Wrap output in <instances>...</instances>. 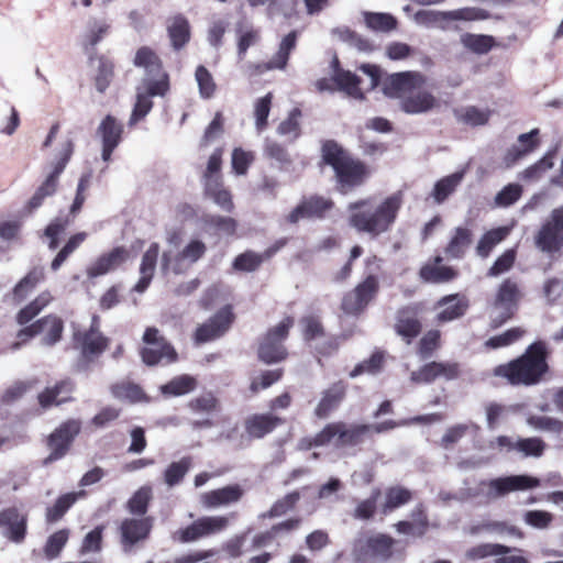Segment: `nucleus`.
Listing matches in <instances>:
<instances>
[{"label": "nucleus", "mask_w": 563, "mask_h": 563, "mask_svg": "<svg viewBox=\"0 0 563 563\" xmlns=\"http://www.w3.org/2000/svg\"><path fill=\"white\" fill-rule=\"evenodd\" d=\"M412 499V492L406 487L396 485L390 486L385 492V503L383 514H389L393 510L408 504Z\"/></svg>", "instance_id": "nucleus-46"}, {"label": "nucleus", "mask_w": 563, "mask_h": 563, "mask_svg": "<svg viewBox=\"0 0 563 563\" xmlns=\"http://www.w3.org/2000/svg\"><path fill=\"white\" fill-rule=\"evenodd\" d=\"M152 500V489L148 486L139 488L128 500L126 509L130 514L136 516H144Z\"/></svg>", "instance_id": "nucleus-57"}, {"label": "nucleus", "mask_w": 563, "mask_h": 563, "mask_svg": "<svg viewBox=\"0 0 563 563\" xmlns=\"http://www.w3.org/2000/svg\"><path fill=\"white\" fill-rule=\"evenodd\" d=\"M435 308L440 311L434 320L438 324H443L462 318L470 308V300L462 294L446 295L437 301Z\"/></svg>", "instance_id": "nucleus-24"}, {"label": "nucleus", "mask_w": 563, "mask_h": 563, "mask_svg": "<svg viewBox=\"0 0 563 563\" xmlns=\"http://www.w3.org/2000/svg\"><path fill=\"white\" fill-rule=\"evenodd\" d=\"M382 495L379 488H374L368 498L361 500L353 511V517L358 520H371L377 510V501Z\"/></svg>", "instance_id": "nucleus-64"}, {"label": "nucleus", "mask_w": 563, "mask_h": 563, "mask_svg": "<svg viewBox=\"0 0 563 563\" xmlns=\"http://www.w3.org/2000/svg\"><path fill=\"white\" fill-rule=\"evenodd\" d=\"M509 232L510 230L507 227H498L485 232L477 243V255L482 258L488 257L494 247L503 242Z\"/></svg>", "instance_id": "nucleus-43"}, {"label": "nucleus", "mask_w": 563, "mask_h": 563, "mask_svg": "<svg viewBox=\"0 0 563 563\" xmlns=\"http://www.w3.org/2000/svg\"><path fill=\"white\" fill-rule=\"evenodd\" d=\"M195 78L198 84L199 95L203 99H210L217 91V84L212 74L203 65H199L195 70Z\"/></svg>", "instance_id": "nucleus-61"}, {"label": "nucleus", "mask_w": 563, "mask_h": 563, "mask_svg": "<svg viewBox=\"0 0 563 563\" xmlns=\"http://www.w3.org/2000/svg\"><path fill=\"white\" fill-rule=\"evenodd\" d=\"M295 324L292 316L284 317L277 324L268 328L258 339L257 358L266 365L277 364L286 361L289 352L285 342Z\"/></svg>", "instance_id": "nucleus-5"}, {"label": "nucleus", "mask_w": 563, "mask_h": 563, "mask_svg": "<svg viewBox=\"0 0 563 563\" xmlns=\"http://www.w3.org/2000/svg\"><path fill=\"white\" fill-rule=\"evenodd\" d=\"M192 465L190 456H184L177 462L170 463L164 472V482L167 486L174 487L180 484Z\"/></svg>", "instance_id": "nucleus-52"}, {"label": "nucleus", "mask_w": 563, "mask_h": 563, "mask_svg": "<svg viewBox=\"0 0 563 563\" xmlns=\"http://www.w3.org/2000/svg\"><path fill=\"white\" fill-rule=\"evenodd\" d=\"M550 350L547 342L534 341L525 352L493 368V376L505 380L510 386H536L540 384L550 372Z\"/></svg>", "instance_id": "nucleus-2"}, {"label": "nucleus", "mask_w": 563, "mask_h": 563, "mask_svg": "<svg viewBox=\"0 0 563 563\" xmlns=\"http://www.w3.org/2000/svg\"><path fill=\"white\" fill-rule=\"evenodd\" d=\"M473 233L468 228L457 227L454 230L452 238L444 247V253L449 258L460 260L463 258L466 250L471 245Z\"/></svg>", "instance_id": "nucleus-39"}, {"label": "nucleus", "mask_w": 563, "mask_h": 563, "mask_svg": "<svg viewBox=\"0 0 563 563\" xmlns=\"http://www.w3.org/2000/svg\"><path fill=\"white\" fill-rule=\"evenodd\" d=\"M441 346V332L437 329L427 331L419 340L417 353L421 358H429Z\"/></svg>", "instance_id": "nucleus-63"}, {"label": "nucleus", "mask_w": 563, "mask_h": 563, "mask_svg": "<svg viewBox=\"0 0 563 563\" xmlns=\"http://www.w3.org/2000/svg\"><path fill=\"white\" fill-rule=\"evenodd\" d=\"M229 526V518L225 516H203L185 528L178 529L173 539L180 543H192L200 539L208 538L224 531Z\"/></svg>", "instance_id": "nucleus-15"}, {"label": "nucleus", "mask_w": 563, "mask_h": 563, "mask_svg": "<svg viewBox=\"0 0 563 563\" xmlns=\"http://www.w3.org/2000/svg\"><path fill=\"white\" fill-rule=\"evenodd\" d=\"M453 114L457 122L470 126H481L488 123L492 111L489 109H479L475 106L456 108Z\"/></svg>", "instance_id": "nucleus-42"}, {"label": "nucleus", "mask_w": 563, "mask_h": 563, "mask_svg": "<svg viewBox=\"0 0 563 563\" xmlns=\"http://www.w3.org/2000/svg\"><path fill=\"white\" fill-rule=\"evenodd\" d=\"M540 486V479L529 475H510L494 478L488 482L487 494L494 498L505 496L511 492L526 490Z\"/></svg>", "instance_id": "nucleus-21"}, {"label": "nucleus", "mask_w": 563, "mask_h": 563, "mask_svg": "<svg viewBox=\"0 0 563 563\" xmlns=\"http://www.w3.org/2000/svg\"><path fill=\"white\" fill-rule=\"evenodd\" d=\"M332 65L334 67L332 80L336 85L338 89L355 98L362 97L363 93L360 88L361 78L350 70L340 68V62L338 58H334Z\"/></svg>", "instance_id": "nucleus-38"}, {"label": "nucleus", "mask_w": 563, "mask_h": 563, "mask_svg": "<svg viewBox=\"0 0 563 563\" xmlns=\"http://www.w3.org/2000/svg\"><path fill=\"white\" fill-rule=\"evenodd\" d=\"M85 496V492L67 493L60 495L55 503L46 508L45 519L47 523H55L59 521L65 514L73 507L79 497Z\"/></svg>", "instance_id": "nucleus-41"}, {"label": "nucleus", "mask_w": 563, "mask_h": 563, "mask_svg": "<svg viewBox=\"0 0 563 563\" xmlns=\"http://www.w3.org/2000/svg\"><path fill=\"white\" fill-rule=\"evenodd\" d=\"M51 299L52 298L48 292L38 295L16 313V322L20 325L27 324L49 303Z\"/></svg>", "instance_id": "nucleus-50"}, {"label": "nucleus", "mask_w": 563, "mask_h": 563, "mask_svg": "<svg viewBox=\"0 0 563 563\" xmlns=\"http://www.w3.org/2000/svg\"><path fill=\"white\" fill-rule=\"evenodd\" d=\"M75 382L69 378L57 380L54 385L45 387L38 395L37 401L43 409H48L53 406H60L74 400L73 393L75 391Z\"/></svg>", "instance_id": "nucleus-23"}, {"label": "nucleus", "mask_w": 563, "mask_h": 563, "mask_svg": "<svg viewBox=\"0 0 563 563\" xmlns=\"http://www.w3.org/2000/svg\"><path fill=\"white\" fill-rule=\"evenodd\" d=\"M319 166H330L334 173L335 188L347 195L363 186L369 178L371 167L362 159L354 157L338 141L328 139L321 142Z\"/></svg>", "instance_id": "nucleus-3"}, {"label": "nucleus", "mask_w": 563, "mask_h": 563, "mask_svg": "<svg viewBox=\"0 0 563 563\" xmlns=\"http://www.w3.org/2000/svg\"><path fill=\"white\" fill-rule=\"evenodd\" d=\"M401 203L399 194L388 196L379 203L373 197L358 199L347 205V223L357 233L376 239L391 230Z\"/></svg>", "instance_id": "nucleus-1"}, {"label": "nucleus", "mask_w": 563, "mask_h": 563, "mask_svg": "<svg viewBox=\"0 0 563 563\" xmlns=\"http://www.w3.org/2000/svg\"><path fill=\"white\" fill-rule=\"evenodd\" d=\"M80 430L81 422L77 419H68L62 422L46 439L49 454L44 459V465L63 459L69 452Z\"/></svg>", "instance_id": "nucleus-14"}, {"label": "nucleus", "mask_w": 563, "mask_h": 563, "mask_svg": "<svg viewBox=\"0 0 563 563\" xmlns=\"http://www.w3.org/2000/svg\"><path fill=\"white\" fill-rule=\"evenodd\" d=\"M461 43L471 52L483 55L494 47L495 38L492 35L465 33L461 36Z\"/></svg>", "instance_id": "nucleus-51"}, {"label": "nucleus", "mask_w": 563, "mask_h": 563, "mask_svg": "<svg viewBox=\"0 0 563 563\" xmlns=\"http://www.w3.org/2000/svg\"><path fill=\"white\" fill-rule=\"evenodd\" d=\"M37 329L42 334V344L53 346L62 340L64 332L63 320L55 314H47L36 320Z\"/></svg>", "instance_id": "nucleus-35"}, {"label": "nucleus", "mask_w": 563, "mask_h": 563, "mask_svg": "<svg viewBox=\"0 0 563 563\" xmlns=\"http://www.w3.org/2000/svg\"><path fill=\"white\" fill-rule=\"evenodd\" d=\"M286 419L273 412L253 413L244 421V430L251 439H263L284 426Z\"/></svg>", "instance_id": "nucleus-25"}, {"label": "nucleus", "mask_w": 563, "mask_h": 563, "mask_svg": "<svg viewBox=\"0 0 563 563\" xmlns=\"http://www.w3.org/2000/svg\"><path fill=\"white\" fill-rule=\"evenodd\" d=\"M510 552H522V549L510 548L499 543H481L467 550L466 556L470 560H482L488 556L508 554Z\"/></svg>", "instance_id": "nucleus-47"}, {"label": "nucleus", "mask_w": 563, "mask_h": 563, "mask_svg": "<svg viewBox=\"0 0 563 563\" xmlns=\"http://www.w3.org/2000/svg\"><path fill=\"white\" fill-rule=\"evenodd\" d=\"M45 274L42 267H33L13 288V299L18 302L26 298L38 283L44 280Z\"/></svg>", "instance_id": "nucleus-45"}, {"label": "nucleus", "mask_w": 563, "mask_h": 563, "mask_svg": "<svg viewBox=\"0 0 563 563\" xmlns=\"http://www.w3.org/2000/svg\"><path fill=\"white\" fill-rule=\"evenodd\" d=\"M396 543L387 533H361L353 542L352 556L356 563L387 562L394 558Z\"/></svg>", "instance_id": "nucleus-7"}, {"label": "nucleus", "mask_w": 563, "mask_h": 563, "mask_svg": "<svg viewBox=\"0 0 563 563\" xmlns=\"http://www.w3.org/2000/svg\"><path fill=\"white\" fill-rule=\"evenodd\" d=\"M69 534L70 532L66 528L57 530L56 532L51 534L47 538L46 543L43 548L44 556L49 561L57 559L60 555L65 545L67 544Z\"/></svg>", "instance_id": "nucleus-55"}, {"label": "nucleus", "mask_w": 563, "mask_h": 563, "mask_svg": "<svg viewBox=\"0 0 563 563\" xmlns=\"http://www.w3.org/2000/svg\"><path fill=\"white\" fill-rule=\"evenodd\" d=\"M364 250L360 244H355L351 247L349 257L345 263L332 274V282L336 284H342L349 280L354 271L355 262L363 255Z\"/></svg>", "instance_id": "nucleus-58"}, {"label": "nucleus", "mask_w": 563, "mask_h": 563, "mask_svg": "<svg viewBox=\"0 0 563 563\" xmlns=\"http://www.w3.org/2000/svg\"><path fill=\"white\" fill-rule=\"evenodd\" d=\"M89 62L91 65H95V87L99 92L103 93L114 78V60L108 55L95 53L89 56Z\"/></svg>", "instance_id": "nucleus-33"}, {"label": "nucleus", "mask_w": 563, "mask_h": 563, "mask_svg": "<svg viewBox=\"0 0 563 563\" xmlns=\"http://www.w3.org/2000/svg\"><path fill=\"white\" fill-rule=\"evenodd\" d=\"M144 346L140 349L142 362L147 366L172 364L178 360V353L172 343L155 327H147L143 333Z\"/></svg>", "instance_id": "nucleus-11"}, {"label": "nucleus", "mask_w": 563, "mask_h": 563, "mask_svg": "<svg viewBox=\"0 0 563 563\" xmlns=\"http://www.w3.org/2000/svg\"><path fill=\"white\" fill-rule=\"evenodd\" d=\"M265 261L262 253L246 250L234 257L232 269L239 273H253L256 272Z\"/></svg>", "instance_id": "nucleus-49"}, {"label": "nucleus", "mask_w": 563, "mask_h": 563, "mask_svg": "<svg viewBox=\"0 0 563 563\" xmlns=\"http://www.w3.org/2000/svg\"><path fill=\"white\" fill-rule=\"evenodd\" d=\"M203 195L210 198L217 206L225 212L234 210L232 194L223 185L222 180H212L203 185Z\"/></svg>", "instance_id": "nucleus-40"}, {"label": "nucleus", "mask_w": 563, "mask_h": 563, "mask_svg": "<svg viewBox=\"0 0 563 563\" xmlns=\"http://www.w3.org/2000/svg\"><path fill=\"white\" fill-rule=\"evenodd\" d=\"M461 179L462 175L455 173L438 180L432 192L434 201L437 203H442L444 200H446L448 197L454 192Z\"/></svg>", "instance_id": "nucleus-59"}, {"label": "nucleus", "mask_w": 563, "mask_h": 563, "mask_svg": "<svg viewBox=\"0 0 563 563\" xmlns=\"http://www.w3.org/2000/svg\"><path fill=\"white\" fill-rule=\"evenodd\" d=\"M133 64L143 68L145 77L142 81L150 96L164 97L170 88L169 75L165 71L163 62L158 54L150 46L137 48Z\"/></svg>", "instance_id": "nucleus-6"}, {"label": "nucleus", "mask_w": 563, "mask_h": 563, "mask_svg": "<svg viewBox=\"0 0 563 563\" xmlns=\"http://www.w3.org/2000/svg\"><path fill=\"white\" fill-rule=\"evenodd\" d=\"M166 30L174 51H180L189 43L191 29L185 15L176 14L169 18Z\"/></svg>", "instance_id": "nucleus-34"}, {"label": "nucleus", "mask_w": 563, "mask_h": 563, "mask_svg": "<svg viewBox=\"0 0 563 563\" xmlns=\"http://www.w3.org/2000/svg\"><path fill=\"white\" fill-rule=\"evenodd\" d=\"M426 81L420 71L395 73L386 78L383 91L388 98L399 99L405 113H427L438 106V100L430 91L421 89Z\"/></svg>", "instance_id": "nucleus-4"}, {"label": "nucleus", "mask_w": 563, "mask_h": 563, "mask_svg": "<svg viewBox=\"0 0 563 563\" xmlns=\"http://www.w3.org/2000/svg\"><path fill=\"white\" fill-rule=\"evenodd\" d=\"M334 206V201L331 198L316 194L305 196L286 216V221L289 224H296L303 219H324Z\"/></svg>", "instance_id": "nucleus-18"}, {"label": "nucleus", "mask_w": 563, "mask_h": 563, "mask_svg": "<svg viewBox=\"0 0 563 563\" xmlns=\"http://www.w3.org/2000/svg\"><path fill=\"white\" fill-rule=\"evenodd\" d=\"M284 368L267 369L253 378L250 383V390L252 394H257L261 390L267 389L274 384L278 383L284 376Z\"/></svg>", "instance_id": "nucleus-62"}, {"label": "nucleus", "mask_w": 563, "mask_h": 563, "mask_svg": "<svg viewBox=\"0 0 563 563\" xmlns=\"http://www.w3.org/2000/svg\"><path fill=\"white\" fill-rule=\"evenodd\" d=\"M197 380L190 375H179L159 387L161 393L166 397H178L192 391Z\"/></svg>", "instance_id": "nucleus-44"}, {"label": "nucleus", "mask_w": 563, "mask_h": 563, "mask_svg": "<svg viewBox=\"0 0 563 563\" xmlns=\"http://www.w3.org/2000/svg\"><path fill=\"white\" fill-rule=\"evenodd\" d=\"M379 290L378 276L369 273L354 288L343 295L340 309L347 316L360 317L376 299Z\"/></svg>", "instance_id": "nucleus-10"}, {"label": "nucleus", "mask_w": 563, "mask_h": 563, "mask_svg": "<svg viewBox=\"0 0 563 563\" xmlns=\"http://www.w3.org/2000/svg\"><path fill=\"white\" fill-rule=\"evenodd\" d=\"M188 408L198 415L211 416L221 410V402L213 393H203L188 402Z\"/></svg>", "instance_id": "nucleus-48"}, {"label": "nucleus", "mask_w": 563, "mask_h": 563, "mask_svg": "<svg viewBox=\"0 0 563 563\" xmlns=\"http://www.w3.org/2000/svg\"><path fill=\"white\" fill-rule=\"evenodd\" d=\"M371 432L369 424L353 423L347 424L343 421V427L340 428L339 443L336 449L354 448L361 445L365 437Z\"/></svg>", "instance_id": "nucleus-37"}, {"label": "nucleus", "mask_w": 563, "mask_h": 563, "mask_svg": "<svg viewBox=\"0 0 563 563\" xmlns=\"http://www.w3.org/2000/svg\"><path fill=\"white\" fill-rule=\"evenodd\" d=\"M153 527V519L151 517L143 518H126L120 527L121 544L125 552L148 538Z\"/></svg>", "instance_id": "nucleus-20"}, {"label": "nucleus", "mask_w": 563, "mask_h": 563, "mask_svg": "<svg viewBox=\"0 0 563 563\" xmlns=\"http://www.w3.org/2000/svg\"><path fill=\"white\" fill-rule=\"evenodd\" d=\"M243 494V488L239 484H233L203 493L200 501L205 508H218L238 503Z\"/></svg>", "instance_id": "nucleus-31"}, {"label": "nucleus", "mask_w": 563, "mask_h": 563, "mask_svg": "<svg viewBox=\"0 0 563 563\" xmlns=\"http://www.w3.org/2000/svg\"><path fill=\"white\" fill-rule=\"evenodd\" d=\"M110 340L100 331L99 318L95 316L88 329L76 330L73 333V345L80 352L81 358L87 362H93L108 347Z\"/></svg>", "instance_id": "nucleus-13"}, {"label": "nucleus", "mask_w": 563, "mask_h": 563, "mask_svg": "<svg viewBox=\"0 0 563 563\" xmlns=\"http://www.w3.org/2000/svg\"><path fill=\"white\" fill-rule=\"evenodd\" d=\"M299 329L303 342L313 347L321 356H330L339 350L335 335L328 334L322 318L319 314H305L299 319Z\"/></svg>", "instance_id": "nucleus-9"}, {"label": "nucleus", "mask_w": 563, "mask_h": 563, "mask_svg": "<svg viewBox=\"0 0 563 563\" xmlns=\"http://www.w3.org/2000/svg\"><path fill=\"white\" fill-rule=\"evenodd\" d=\"M522 297L519 284L512 278L504 279L489 305V328L496 330L511 320Z\"/></svg>", "instance_id": "nucleus-8"}, {"label": "nucleus", "mask_w": 563, "mask_h": 563, "mask_svg": "<svg viewBox=\"0 0 563 563\" xmlns=\"http://www.w3.org/2000/svg\"><path fill=\"white\" fill-rule=\"evenodd\" d=\"M73 219L69 216L56 217L45 228L44 234L48 239V249L56 250L59 245L58 236L70 225Z\"/></svg>", "instance_id": "nucleus-60"}, {"label": "nucleus", "mask_w": 563, "mask_h": 563, "mask_svg": "<svg viewBox=\"0 0 563 563\" xmlns=\"http://www.w3.org/2000/svg\"><path fill=\"white\" fill-rule=\"evenodd\" d=\"M87 236L86 232H78L71 235L52 261V271L59 269L67 258L86 241Z\"/></svg>", "instance_id": "nucleus-56"}, {"label": "nucleus", "mask_w": 563, "mask_h": 563, "mask_svg": "<svg viewBox=\"0 0 563 563\" xmlns=\"http://www.w3.org/2000/svg\"><path fill=\"white\" fill-rule=\"evenodd\" d=\"M442 256H434L432 261H429L420 268V278L431 284H444L454 280L459 276V271L452 266L442 265Z\"/></svg>", "instance_id": "nucleus-32"}, {"label": "nucleus", "mask_w": 563, "mask_h": 563, "mask_svg": "<svg viewBox=\"0 0 563 563\" xmlns=\"http://www.w3.org/2000/svg\"><path fill=\"white\" fill-rule=\"evenodd\" d=\"M540 145L539 130L533 129L529 133L518 136V144L512 145L503 156V165L510 168L520 159L532 153Z\"/></svg>", "instance_id": "nucleus-29"}, {"label": "nucleus", "mask_w": 563, "mask_h": 563, "mask_svg": "<svg viewBox=\"0 0 563 563\" xmlns=\"http://www.w3.org/2000/svg\"><path fill=\"white\" fill-rule=\"evenodd\" d=\"M235 320L232 306L227 305L220 308L206 322L200 324L195 333L194 340L197 344H203L223 336L232 327Z\"/></svg>", "instance_id": "nucleus-17"}, {"label": "nucleus", "mask_w": 563, "mask_h": 563, "mask_svg": "<svg viewBox=\"0 0 563 563\" xmlns=\"http://www.w3.org/2000/svg\"><path fill=\"white\" fill-rule=\"evenodd\" d=\"M536 247L554 256L563 251V203L554 208L534 234Z\"/></svg>", "instance_id": "nucleus-12"}, {"label": "nucleus", "mask_w": 563, "mask_h": 563, "mask_svg": "<svg viewBox=\"0 0 563 563\" xmlns=\"http://www.w3.org/2000/svg\"><path fill=\"white\" fill-rule=\"evenodd\" d=\"M0 528H5L4 537L15 543H21L26 534V517L14 507L0 511Z\"/></svg>", "instance_id": "nucleus-30"}, {"label": "nucleus", "mask_w": 563, "mask_h": 563, "mask_svg": "<svg viewBox=\"0 0 563 563\" xmlns=\"http://www.w3.org/2000/svg\"><path fill=\"white\" fill-rule=\"evenodd\" d=\"M111 395L121 400L131 404L150 402V397L143 388L131 380H120L110 386Z\"/></svg>", "instance_id": "nucleus-36"}, {"label": "nucleus", "mask_w": 563, "mask_h": 563, "mask_svg": "<svg viewBox=\"0 0 563 563\" xmlns=\"http://www.w3.org/2000/svg\"><path fill=\"white\" fill-rule=\"evenodd\" d=\"M422 306L419 302L408 303L397 309L394 331L407 344H411L422 332Z\"/></svg>", "instance_id": "nucleus-16"}, {"label": "nucleus", "mask_w": 563, "mask_h": 563, "mask_svg": "<svg viewBox=\"0 0 563 563\" xmlns=\"http://www.w3.org/2000/svg\"><path fill=\"white\" fill-rule=\"evenodd\" d=\"M299 500L300 493L298 490L290 492L284 497L277 499L266 512L261 515V517L263 519L282 517L292 510Z\"/></svg>", "instance_id": "nucleus-53"}, {"label": "nucleus", "mask_w": 563, "mask_h": 563, "mask_svg": "<svg viewBox=\"0 0 563 563\" xmlns=\"http://www.w3.org/2000/svg\"><path fill=\"white\" fill-rule=\"evenodd\" d=\"M207 244L199 239H191L184 249L178 252L175 260L177 264L187 262L192 265L200 261L207 253Z\"/></svg>", "instance_id": "nucleus-54"}, {"label": "nucleus", "mask_w": 563, "mask_h": 563, "mask_svg": "<svg viewBox=\"0 0 563 563\" xmlns=\"http://www.w3.org/2000/svg\"><path fill=\"white\" fill-rule=\"evenodd\" d=\"M347 383L343 379L332 383L321 393V398L317 404L313 415L318 419L329 418L346 398Z\"/></svg>", "instance_id": "nucleus-22"}, {"label": "nucleus", "mask_w": 563, "mask_h": 563, "mask_svg": "<svg viewBox=\"0 0 563 563\" xmlns=\"http://www.w3.org/2000/svg\"><path fill=\"white\" fill-rule=\"evenodd\" d=\"M298 35L299 33L296 30H292L288 34H286L282 38L277 52L272 56V58L268 62L251 64L249 66L251 75H262L266 71L274 69H286L290 54L297 46Z\"/></svg>", "instance_id": "nucleus-19"}, {"label": "nucleus", "mask_w": 563, "mask_h": 563, "mask_svg": "<svg viewBox=\"0 0 563 563\" xmlns=\"http://www.w3.org/2000/svg\"><path fill=\"white\" fill-rule=\"evenodd\" d=\"M74 153V143L71 140H67L58 153L57 161L54 165L53 170L48 174L46 179L37 187L36 191L42 194L44 198L52 197L58 188V178L66 168L70 157Z\"/></svg>", "instance_id": "nucleus-28"}, {"label": "nucleus", "mask_w": 563, "mask_h": 563, "mask_svg": "<svg viewBox=\"0 0 563 563\" xmlns=\"http://www.w3.org/2000/svg\"><path fill=\"white\" fill-rule=\"evenodd\" d=\"M130 257V252L124 246H115L111 251L101 254L88 268L87 276L96 278L115 271Z\"/></svg>", "instance_id": "nucleus-27"}, {"label": "nucleus", "mask_w": 563, "mask_h": 563, "mask_svg": "<svg viewBox=\"0 0 563 563\" xmlns=\"http://www.w3.org/2000/svg\"><path fill=\"white\" fill-rule=\"evenodd\" d=\"M98 134L102 141V159L108 162L115 147L122 141L123 124L113 115L107 114L98 128Z\"/></svg>", "instance_id": "nucleus-26"}]
</instances>
